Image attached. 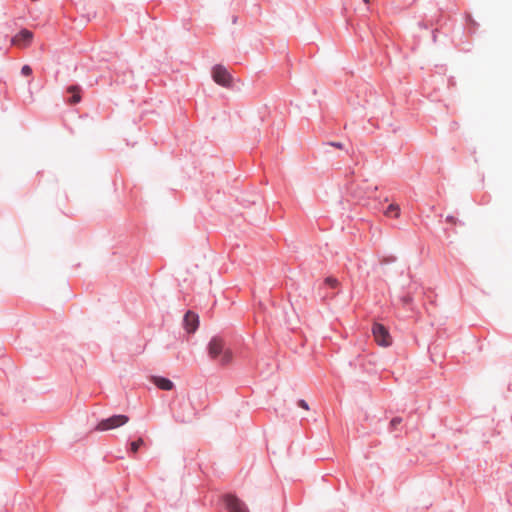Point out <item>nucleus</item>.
<instances>
[{
	"mask_svg": "<svg viewBox=\"0 0 512 512\" xmlns=\"http://www.w3.org/2000/svg\"><path fill=\"white\" fill-rule=\"evenodd\" d=\"M298 405L299 407L305 409V410H309V406H308V403L305 401V400H299L298 401Z\"/></svg>",
	"mask_w": 512,
	"mask_h": 512,
	"instance_id": "14",
	"label": "nucleus"
},
{
	"mask_svg": "<svg viewBox=\"0 0 512 512\" xmlns=\"http://www.w3.org/2000/svg\"><path fill=\"white\" fill-rule=\"evenodd\" d=\"M325 283H326L327 285H329L330 287H332V288H335V287H337V285H338V281H337V279H335V278H333V277H327V278L325 279Z\"/></svg>",
	"mask_w": 512,
	"mask_h": 512,
	"instance_id": "12",
	"label": "nucleus"
},
{
	"mask_svg": "<svg viewBox=\"0 0 512 512\" xmlns=\"http://www.w3.org/2000/svg\"><path fill=\"white\" fill-rule=\"evenodd\" d=\"M401 421H402V420H401V418H399V417L393 418V419L391 420V422H390V425H391L392 427H396L398 424H400V423H401Z\"/></svg>",
	"mask_w": 512,
	"mask_h": 512,
	"instance_id": "15",
	"label": "nucleus"
},
{
	"mask_svg": "<svg viewBox=\"0 0 512 512\" xmlns=\"http://www.w3.org/2000/svg\"><path fill=\"white\" fill-rule=\"evenodd\" d=\"M363 1H364L365 3H368V2H369V0H363Z\"/></svg>",
	"mask_w": 512,
	"mask_h": 512,
	"instance_id": "18",
	"label": "nucleus"
},
{
	"mask_svg": "<svg viewBox=\"0 0 512 512\" xmlns=\"http://www.w3.org/2000/svg\"><path fill=\"white\" fill-rule=\"evenodd\" d=\"M144 444V441L142 438H139L138 440L136 441H133L131 444H130V449L133 453H136L138 451V449Z\"/></svg>",
	"mask_w": 512,
	"mask_h": 512,
	"instance_id": "11",
	"label": "nucleus"
},
{
	"mask_svg": "<svg viewBox=\"0 0 512 512\" xmlns=\"http://www.w3.org/2000/svg\"><path fill=\"white\" fill-rule=\"evenodd\" d=\"M225 503L229 512H249L246 504L236 496L227 495L225 497Z\"/></svg>",
	"mask_w": 512,
	"mask_h": 512,
	"instance_id": "6",
	"label": "nucleus"
},
{
	"mask_svg": "<svg viewBox=\"0 0 512 512\" xmlns=\"http://www.w3.org/2000/svg\"><path fill=\"white\" fill-rule=\"evenodd\" d=\"M151 382L161 390L170 391L174 388V383L171 380L161 376H152Z\"/></svg>",
	"mask_w": 512,
	"mask_h": 512,
	"instance_id": "8",
	"label": "nucleus"
},
{
	"mask_svg": "<svg viewBox=\"0 0 512 512\" xmlns=\"http://www.w3.org/2000/svg\"><path fill=\"white\" fill-rule=\"evenodd\" d=\"M372 333L378 345L388 347L392 344V337L382 324L375 323L372 328Z\"/></svg>",
	"mask_w": 512,
	"mask_h": 512,
	"instance_id": "3",
	"label": "nucleus"
},
{
	"mask_svg": "<svg viewBox=\"0 0 512 512\" xmlns=\"http://www.w3.org/2000/svg\"><path fill=\"white\" fill-rule=\"evenodd\" d=\"M199 325V317L197 314L188 311L184 317V326L188 333H193Z\"/></svg>",
	"mask_w": 512,
	"mask_h": 512,
	"instance_id": "7",
	"label": "nucleus"
},
{
	"mask_svg": "<svg viewBox=\"0 0 512 512\" xmlns=\"http://www.w3.org/2000/svg\"><path fill=\"white\" fill-rule=\"evenodd\" d=\"M67 92L72 94V97L68 100L69 104H77L81 101V88L77 85H72L67 88Z\"/></svg>",
	"mask_w": 512,
	"mask_h": 512,
	"instance_id": "9",
	"label": "nucleus"
},
{
	"mask_svg": "<svg viewBox=\"0 0 512 512\" xmlns=\"http://www.w3.org/2000/svg\"><path fill=\"white\" fill-rule=\"evenodd\" d=\"M329 145H331L335 148H338V149H343V144L340 142H330Z\"/></svg>",
	"mask_w": 512,
	"mask_h": 512,
	"instance_id": "16",
	"label": "nucleus"
},
{
	"mask_svg": "<svg viewBox=\"0 0 512 512\" xmlns=\"http://www.w3.org/2000/svg\"><path fill=\"white\" fill-rule=\"evenodd\" d=\"M446 221H447V222H450V223H455V218H454L453 216H448V217L446 218Z\"/></svg>",
	"mask_w": 512,
	"mask_h": 512,
	"instance_id": "17",
	"label": "nucleus"
},
{
	"mask_svg": "<svg viewBox=\"0 0 512 512\" xmlns=\"http://www.w3.org/2000/svg\"><path fill=\"white\" fill-rule=\"evenodd\" d=\"M21 73L24 76H29L32 73V68L29 65H24L21 69Z\"/></svg>",
	"mask_w": 512,
	"mask_h": 512,
	"instance_id": "13",
	"label": "nucleus"
},
{
	"mask_svg": "<svg viewBox=\"0 0 512 512\" xmlns=\"http://www.w3.org/2000/svg\"><path fill=\"white\" fill-rule=\"evenodd\" d=\"M209 356L225 366L233 361V352L220 337H213L208 344Z\"/></svg>",
	"mask_w": 512,
	"mask_h": 512,
	"instance_id": "1",
	"label": "nucleus"
},
{
	"mask_svg": "<svg viewBox=\"0 0 512 512\" xmlns=\"http://www.w3.org/2000/svg\"><path fill=\"white\" fill-rule=\"evenodd\" d=\"M212 77L213 80L224 87H230L232 82V77L228 70L222 65H216L212 69Z\"/></svg>",
	"mask_w": 512,
	"mask_h": 512,
	"instance_id": "4",
	"label": "nucleus"
},
{
	"mask_svg": "<svg viewBox=\"0 0 512 512\" xmlns=\"http://www.w3.org/2000/svg\"><path fill=\"white\" fill-rule=\"evenodd\" d=\"M129 422V417L127 415L119 414L113 415L109 418L101 420L95 427L96 431H108L112 429L119 428Z\"/></svg>",
	"mask_w": 512,
	"mask_h": 512,
	"instance_id": "2",
	"label": "nucleus"
},
{
	"mask_svg": "<svg viewBox=\"0 0 512 512\" xmlns=\"http://www.w3.org/2000/svg\"><path fill=\"white\" fill-rule=\"evenodd\" d=\"M400 214V207L397 204H390L385 211V215L388 217L397 218Z\"/></svg>",
	"mask_w": 512,
	"mask_h": 512,
	"instance_id": "10",
	"label": "nucleus"
},
{
	"mask_svg": "<svg viewBox=\"0 0 512 512\" xmlns=\"http://www.w3.org/2000/svg\"><path fill=\"white\" fill-rule=\"evenodd\" d=\"M33 33L30 30L22 29L11 39V45L20 49L29 47L33 41Z\"/></svg>",
	"mask_w": 512,
	"mask_h": 512,
	"instance_id": "5",
	"label": "nucleus"
}]
</instances>
